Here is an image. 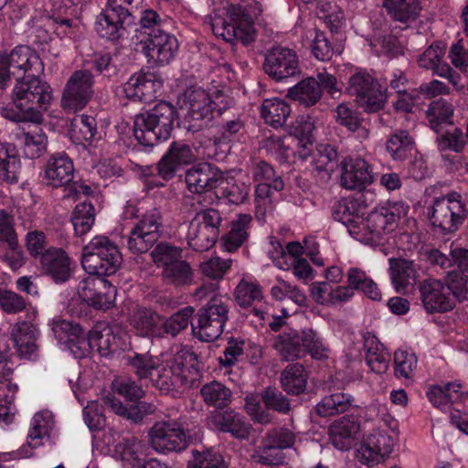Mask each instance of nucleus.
<instances>
[{
  "mask_svg": "<svg viewBox=\"0 0 468 468\" xmlns=\"http://www.w3.org/2000/svg\"><path fill=\"white\" fill-rule=\"evenodd\" d=\"M138 48L152 66L170 64L177 55L179 43L175 35L152 28L138 43Z\"/></svg>",
  "mask_w": 468,
  "mask_h": 468,
  "instance_id": "12",
  "label": "nucleus"
},
{
  "mask_svg": "<svg viewBox=\"0 0 468 468\" xmlns=\"http://www.w3.org/2000/svg\"><path fill=\"white\" fill-rule=\"evenodd\" d=\"M74 165L72 160L64 153L52 154L45 167L47 183L54 187L68 185L74 177Z\"/></svg>",
  "mask_w": 468,
  "mask_h": 468,
  "instance_id": "31",
  "label": "nucleus"
},
{
  "mask_svg": "<svg viewBox=\"0 0 468 468\" xmlns=\"http://www.w3.org/2000/svg\"><path fill=\"white\" fill-rule=\"evenodd\" d=\"M450 256L452 257L457 271L448 272L446 281L466 294L468 291V250L460 247L452 248Z\"/></svg>",
  "mask_w": 468,
  "mask_h": 468,
  "instance_id": "44",
  "label": "nucleus"
},
{
  "mask_svg": "<svg viewBox=\"0 0 468 468\" xmlns=\"http://www.w3.org/2000/svg\"><path fill=\"white\" fill-rule=\"evenodd\" d=\"M229 307L222 297H213L198 311L197 324L192 325L194 335L202 342H213L223 333Z\"/></svg>",
  "mask_w": 468,
  "mask_h": 468,
  "instance_id": "11",
  "label": "nucleus"
},
{
  "mask_svg": "<svg viewBox=\"0 0 468 468\" xmlns=\"http://www.w3.org/2000/svg\"><path fill=\"white\" fill-rule=\"evenodd\" d=\"M121 263L122 255L118 247L106 236H95L83 247L81 265L90 275H112Z\"/></svg>",
  "mask_w": 468,
  "mask_h": 468,
  "instance_id": "8",
  "label": "nucleus"
},
{
  "mask_svg": "<svg viewBox=\"0 0 468 468\" xmlns=\"http://www.w3.org/2000/svg\"><path fill=\"white\" fill-rule=\"evenodd\" d=\"M455 408L451 412V421L461 431L468 435V391L461 389L455 393Z\"/></svg>",
  "mask_w": 468,
  "mask_h": 468,
  "instance_id": "64",
  "label": "nucleus"
},
{
  "mask_svg": "<svg viewBox=\"0 0 468 468\" xmlns=\"http://www.w3.org/2000/svg\"><path fill=\"white\" fill-rule=\"evenodd\" d=\"M468 206L458 192L435 197L427 207V217L433 228L442 233H452L463 223Z\"/></svg>",
  "mask_w": 468,
  "mask_h": 468,
  "instance_id": "9",
  "label": "nucleus"
},
{
  "mask_svg": "<svg viewBox=\"0 0 468 468\" xmlns=\"http://www.w3.org/2000/svg\"><path fill=\"white\" fill-rule=\"evenodd\" d=\"M287 97L306 107H310L321 99L322 89L318 81L314 78L310 77L289 88Z\"/></svg>",
  "mask_w": 468,
  "mask_h": 468,
  "instance_id": "42",
  "label": "nucleus"
},
{
  "mask_svg": "<svg viewBox=\"0 0 468 468\" xmlns=\"http://www.w3.org/2000/svg\"><path fill=\"white\" fill-rule=\"evenodd\" d=\"M20 160L16 148L9 144L0 143V179L14 183L18 179Z\"/></svg>",
  "mask_w": 468,
  "mask_h": 468,
  "instance_id": "46",
  "label": "nucleus"
},
{
  "mask_svg": "<svg viewBox=\"0 0 468 468\" xmlns=\"http://www.w3.org/2000/svg\"><path fill=\"white\" fill-rule=\"evenodd\" d=\"M188 468H229L222 454L214 449L194 451Z\"/></svg>",
  "mask_w": 468,
  "mask_h": 468,
  "instance_id": "63",
  "label": "nucleus"
},
{
  "mask_svg": "<svg viewBox=\"0 0 468 468\" xmlns=\"http://www.w3.org/2000/svg\"><path fill=\"white\" fill-rule=\"evenodd\" d=\"M252 218L249 214H239L231 223L230 230L223 235L220 246L224 251H236L248 239Z\"/></svg>",
  "mask_w": 468,
  "mask_h": 468,
  "instance_id": "40",
  "label": "nucleus"
},
{
  "mask_svg": "<svg viewBox=\"0 0 468 468\" xmlns=\"http://www.w3.org/2000/svg\"><path fill=\"white\" fill-rule=\"evenodd\" d=\"M274 348L284 360H294L303 353L302 335L290 330L278 335L274 343Z\"/></svg>",
  "mask_w": 468,
  "mask_h": 468,
  "instance_id": "48",
  "label": "nucleus"
},
{
  "mask_svg": "<svg viewBox=\"0 0 468 468\" xmlns=\"http://www.w3.org/2000/svg\"><path fill=\"white\" fill-rule=\"evenodd\" d=\"M359 431V424L352 418L343 417L335 421L329 430L330 439L335 448L348 450L352 440Z\"/></svg>",
  "mask_w": 468,
  "mask_h": 468,
  "instance_id": "41",
  "label": "nucleus"
},
{
  "mask_svg": "<svg viewBox=\"0 0 468 468\" xmlns=\"http://www.w3.org/2000/svg\"><path fill=\"white\" fill-rule=\"evenodd\" d=\"M195 161L196 154L189 145L180 142H174L158 163V174L162 178L169 180L175 176L176 171L182 166Z\"/></svg>",
  "mask_w": 468,
  "mask_h": 468,
  "instance_id": "29",
  "label": "nucleus"
},
{
  "mask_svg": "<svg viewBox=\"0 0 468 468\" xmlns=\"http://www.w3.org/2000/svg\"><path fill=\"white\" fill-rule=\"evenodd\" d=\"M93 76L87 70H77L69 79L61 104L68 111L77 112L85 107L93 95Z\"/></svg>",
  "mask_w": 468,
  "mask_h": 468,
  "instance_id": "20",
  "label": "nucleus"
},
{
  "mask_svg": "<svg viewBox=\"0 0 468 468\" xmlns=\"http://www.w3.org/2000/svg\"><path fill=\"white\" fill-rule=\"evenodd\" d=\"M55 420L53 413L48 410L34 414L27 437V443L20 447L19 456L28 458L33 455V450L48 441L54 433Z\"/></svg>",
  "mask_w": 468,
  "mask_h": 468,
  "instance_id": "22",
  "label": "nucleus"
},
{
  "mask_svg": "<svg viewBox=\"0 0 468 468\" xmlns=\"http://www.w3.org/2000/svg\"><path fill=\"white\" fill-rule=\"evenodd\" d=\"M420 299L425 311L429 314L444 313L453 309L455 298L465 297L451 282L441 280L427 279L419 286Z\"/></svg>",
  "mask_w": 468,
  "mask_h": 468,
  "instance_id": "13",
  "label": "nucleus"
},
{
  "mask_svg": "<svg viewBox=\"0 0 468 468\" xmlns=\"http://www.w3.org/2000/svg\"><path fill=\"white\" fill-rule=\"evenodd\" d=\"M225 182L221 171L208 163L194 165L186 173V183L191 193L204 194Z\"/></svg>",
  "mask_w": 468,
  "mask_h": 468,
  "instance_id": "28",
  "label": "nucleus"
},
{
  "mask_svg": "<svg viewBox=\"0 0 468 468\" xmlns=\"http://www.w3.org/2000/svg\"><path fill=\"white\" fill-rule=\"evenodd\" d=\"M52 101L50 86L37 75L18 79L13 89L12 101L2 109V115L16 122L39 123L40 110H47Z\"/></svg>",
  "mask_w": 468,
  "mask_h": 468,
  "instance_id": "2",
  "label": "nucleus"
},
{
  "mask_svg": "<svg viewBox=\"0 0 468 468\" xmlns=\"http://www.w3.org/2000/svg\"><path fill=\"white\" fill-rule=\"evenodd\" d=\"M354 399L346 393H335L325 396L316 405V411L321 417H328L345 412L352 405Z\"/></svg>",
  "mask_w": 468,
  "mask_h": 468,
  "instance_id": "54",
  "label": "nucleus"
},
{
  "mask_svg": "<svg viewBox=\"0 0 468 468\" xmlns=\"http://www.w3.org/2000/svg\"><path fill=\"white\" fill-rule=\"evenodd\" d=\"M95 209L91 203L78 204L71 216V223L77 236L86 235L94 225Z\"/></svg>",
  "mask_w": 468,
  "mask_h": 468,
  "instance_id": "56",
  "label": "nucleus"
},
{
  "mask_svg": "<svg viewBox=\"0 0 468 468\" xmlns=\"http://www.w3.org/2000/svg\"><path fill=\"white\" fill-rule=\"evenodd\" d=\"M264 70L276 80L293 77L300 73L298 56L292 49L275 47L265 57Z\"/></svg>",
  "mask_w": 468,
  "mask_h": 468,
  "instance_id": "23",
  "label": "nucleus"
},
{
  "mask_svg": "<svg viewBox=\"0 0 468 468\" xmlns=\"http://www.w3.org/2000/svg\"><path fill=\"white\" fill-rule=\"evenodd\" d=\"M200 395L206 405L221 409L232 400V392L218 381H211L202 386Z\"/></svg>",
  "mask_w": 468,
  "mask_h": 468,
  "instance_id": "50",
  "label": "nucleus"
},
{
  "mask_svg": "<svg viewBox=\"0 0 468 468\" xmlns=\"http://www.w3.org/2000/svg\"><path fill=\"white\" fill-rule=\"evenodd\" d=\"M443 56L444 49L440 45H431L420 56L419 66L431 69L438 76H445L450 71V66L442 61Z\"/></svg>",
  "mask_w": 468,
  "mask_h": 468,
  "instance_id": "53",
  "label": "nucleus"
},
{
  "mask_svg": "<svg viewBox=\"0 0 468 468\" xmlns=\"http://www.w3.org/2000/svg\"><path fill=\"white\" fill-rule=\"evenodd\" d=\"M268 254L274 265L279 269L286 271L292 267L293 274L297 278L301 280L311 279L312 269L309 263L303 259L289 258L279 242H271V249L268 250Z\"/></svg>",
  "mask_w": 468,
  "mask_h": 468,
  "instance_id": "36",
  "label": "nucleus"
},
{
  "mask_svg": "<svg viewBox=\"0 0 468 468\" xmlns=\"http://www.w3.org/2000/svg\"><path fill=\"white\" fill-rule=\"evenodd\" d=\"M11 336L20 357L34 359L37 356L38 330L35 325L27 322L17 323L12 329Z\"/></svg>",
  "mask_w": 468,
  "mask_h": 468,
  "instance_id": "32",
  "label": "nucleus"
},
{
  "mask_svg": "<svg viewBox=\"0 0 468 468\" xmlns=\"http://www.w3.org/2000/svg\"><path fill=\"white\" fill-rule=\"evenodd\" d=\"M14 365L9 359L8 349L0 346V396L5 403L11 404L16 399L18 385L12 381Z\"/></svg>",
  "mask_w": 468,
  "mask_h": 468,
  "instance_id": "43",
  "label": "nucleus"
},
{
  "mask_svg": "<svg viewBox=\"0 0 468 468\" xmlns=\"http://www.w3.org/2000/svg\"><path fill=\"white\" fill-rule=\"evenodd\" d=\"M43 271L57 283L65 282L70 275V261L67 253L61 249L47 250L41 257Z\"/></svg>",
  "mask_w": 468,
  "mask_h": 468,
  "instance_id": "34",
  "label": "nucleus"
},
{
  "mask_svg": "<svg viewBox=\"0 0 468 468\" xmlns=\"http://www.w3.org/2000/svg\"><path fill=\"white\" fill-rule=\"evenodd\" d=\"M86 346L88 355L96 352L101 356H108L126 347V334L118 325L99 323L86 336Z\"/></svg>",
  "mask_w": 468,
  "mask_h": 468,
  "instance_id": "17",
  "label": "nucleus"
},
{
  "mask_svg": "<svg viewBox=\"0 0 468 468\" xmlns=\"http://www.w3.org/2000/svg\"><path fill=\"white\" fill-rule=\"evenodd\" d=\"M461 388L459 382H449L444 387L435 385L428 388L427 397L434 407L446 410L454 404L455 393Z\"/></svg>",
  "mask_w": 468,
  "mask_h": 468,
  "instance_id": "52",
  "label": "nucleus"
},
{
  "mask_svg": "<svg viewBox=\"0 0 468 468\" xmlns=\"http://www.w3.org/2000/svg\"><path fill=\"white\" fill-rule=\"evenodd\" d=\"M160 362L161 356H153L148 353L135 354L130 359V364L133 367L135 374L140 378H149L154 384L157 370L160 367Z\"/></svg>",
  "mask_w": 468,
  "mask_h": 468,
  "instance_id": "58",
  "label": "nucleus"
},
{
  "mask_svg": "<svg viewBox=\"0 0 468 468\" xmlns=\"http://www.w3.org/2000/svg\"><path fill=\"white\" fill-rule=\"evenodd\" d=\"M310 291L313 300L325 306L342 304L354 296L352 288L346 285L334 287L327 282L313 283Z\"/></svg>",
  "mask_w": 468,
  "mask_h": 468,
  "instance_id": "35",
  "label": "nucleus"
},
{
  "mask_svg": "<svg viewBox=\"0 0 468 468\" xmlns=\"http://www.w3.org/2000/svg\"><path fill=\"white\" fill-rule=\"evenodd\" d=\"M347 90L367 112L378 111L386 101L383 87L366 70L360 69L350 77Z\"/></svg>",
  "mask_w": 468,
  "mask_h": 468,
  "instance_id": "16",
  "label": "nucleus"
},
{
  "mask_svg": "<svg viewBox=\"0 0 468 468\" xmlns=\"http://www.w3.org/2000/svg\"><path fill=\"white\" fill-rule=\"evenodd\" d=\"M333 218L345 225L349 234L356 239H361V221L363 219L360 207L354 199L344 198L335 203Z\"/></svg>",
  "mask_w": 468,
  "mask_h": 468,
  "instance_id": "30",
  "label": "nucleus"
},
{
  "mask_svg": "<svg viewBox=\"0 0 468 468\" xmlns=\"http://www.w3.org/2000/svg\"><path fill=\"white\" fill-rule=\"evenodd\" d=\"M178 115L188 131L197 132L207 126L229 107V100L221 91H210L191 85L177 99Z\"/></svg>",
  "mask_w": 468,
  "mask_h": 468,
  "instance_id": "3",
  "label": "nucleus"
},
{
  "mask_svg": "<svg viewBox=\"0 0 468 468\" xmlns=\"http://www.w3.org/2000/svg\"><path fill=\"white\" fill-rule=\"evenodd\" d=\"M69 133L79 144L90 142L97 133L95 118L87 114L76 115L71 121Z\"/></svg>",
  "mask_w": 468,
  "mask_h": 468,
  "instance_id": "57",
  "label": "nucleus"
},
{
  "mask_svg": "<svg viewBox=\"0 0 468 468\" xmlns=\"http://www.w3.org/2000/svg\"><path fill=\"white\" fill-rule=\"evenodd\" d=\"M21 140L23 142L24 154L30 159L39 157L46 151L48 138L38 127H36L34 131L23 133Z\"/></svg>",
  "mask_w": 468,
  "mask_h": 468,
  "instance_id": "60",
  "label": "nucleus"
},
{
  "mask_svg": "<svg viewBox=\"0 0 468 468\" xmlns=\"http://www.w3.org/2000/svg\"><path fill=\"white\" fill-rule=\"evenodd\" d=\"M408 212L400 202L376 207L361 221L362 237L360 241H377L386 234L394 231L399 219Z\"/></svg>",
  "mask_w": 468,
  "mask_h": 468,
  "instance_id": "10",
  "label": "nucleus"
},
{
  "mask_svg": "<svg viewBox=\"0 0 468 468\" xmlns=\"http://www.w3.org/2000/svg\"><path fill=\"white\" fill-rule=\"evenodd\" d=\"M175 113L170 103L160 101L149 111L137 114L133 122L136 140L144 146L166 141L171 136Z\"/></svg>",
  "mask_w": 468,
  "mask_h": 468,
  "instance_id": "5",
  "label": "nucleus"
},
{
  "mask_svg": "<svg viewBox=\"0 0 468 468\" xmlns=\"http://www.w3.org/2000/svg\"><path fill=\"white\" fill-rule=\"evenodd\" d=\"M342 186L346 189H364L374 181V174L368 163L359 156H348L341 162Z\"/></svg>",
  "mask_w": 468,
  "mask_h": 468,
  "instance_id": "26",
  "label": "nucleus"
},
{
  "mask_svg": "<svg viewBox=\"0 0 468 468\" xmlns=\"http://www.w3.org/2000/svg\"><path fill=\"white\" fill-rule=\"evenodd\" d=\"M364 348L366 362L370 371L378 375L385 374L388 369L390 360V356L385 346L375 335L367 334L364 335Z\"/></svg>",
  "mask_w": 468,
  "mask_h": 468,
  "instance_id": "39",
  "label": "nucleus"
},
{
  "mask_svg": "<svg viewBox=\"0 0 468 468\" xmlns=\"http://www.w3.org/2000/svg\"><path fill=\"white\" fill-rule=\"evenodd\" d=\"M128 16L106 5L96 17L95 30L97 34L109 40L118 39L123 27V22Z\"/></svg>",
  "mask_w": 468,
  "mask_h": 468,
  "instance_id": "37",
  "label": "nucleus"
},
{
  "mask_svg": "<svg viewBox=\"0 0 468 468\" xmlns=\"http://www.w3.org/2000/svg\"><path fill=\"white\" fill-rule=\"evenodd\" d=\"M211 28L214 35L227 42L234 40L249 44L256 37L254 21L247 5L230 4L226 16L214 15L211 18Z\"/></svg>",
  "mask_w": 468,
  "mask_h": 468,
  "instance_id": "6",
  "label": "nucleus"
},
{
  "mask_svg": "<svg viewBox=\"0 0 468 468\" xmlns=\"http://www.w3.org/2000/svg\"><path fill=\"white\" fill-rule=\"evenodd\" d=\"M390 278L392 284L398 292H406L410 288H413L418 271L412 261L405 259H390Z\"/></svg>",
  "mask_w": 468,
  "mask_h": 468,
  "instance_id": "38",
  "label": "nucleus"
},
{
  "mask_svg": "<svg viewBox=\"0 0 468 468\" xmlns=\"http://www.w3.org/2000/svg\"><path fill=\"white\" fill-rule=\"evenodd\" d=\"M383 5L394 20L403 23L415 20L421 10L419 0H384Z\"/></svg>",
  "mask_w": 468,
  "mask_h": 468,
  "instance_id": "47",
  "label": "nucleus"
},
{
  "mask_svg": "<svg viewBox=\"0 0 468 468\" xmlns=\"http://www.w3.org/2000/svg\"><path fill=\"white\" fill-rule=\"evenodd\" d=\"M294 443V434L287 429L270 431L258 448L252 458L255 462L276 464L282 461L280 452L282 449L291 448Z\"/></svg>",
  "mask_w": 468,
  "mask_h": 468,
  "instance_id": "24",
  "label": "nucleus"
},
{
  "mask_svg": "<svg viewBox=\"0 0 468 468\" xmlns=\"http://www.w3.org/2000/svg\"><path fill=\"white\" fill-rule=\"evenodd\" d=\"M163 88V80L152 71L140 70L123 84V92L130 100L151 101Z\"/></svg>",
  "mask_w": 468,
  "mask_h": 468,
  "instance_id": "25",
  "label": "nucleus"
},
{
  "mask_svg": "<svg viewBox=\"0 0 468 468\" xmlns=\"http://www.w3.org/2000/svg\"><path fill=\"white\" fill-rule=\"evenodd\" d=\"M290 105L279 98L265 99L261 106V116L266 123L278 128L282 127L291 114Z\"/></svg>",
  "mask_w": 468,
  "mask_h": 468,
  "instance_id": "45",
  "label": "nucleus"
},
{
  "mask_svg": "<svg viewBox=\"0 0 468 468\" xmlns=\"http://www.w3.org/2000/svg\"><path fill=\"white\" fill-rule=\"evenodd\" d=\"M282 388L292 395L303 392L307 384V374L300 364L288 365L281 375Z\"/></svg>",
  "mask_w": 468,
  "mask_h": 468,
  "instance_id": "49",
  "label": "nucleus"
},
{
  "mask_svg": "<svg viewBox=\"0 0 468 468\" xmlns=\"http://www.w3.org/2000/svg\"><path fill=\"white\" fill-rule=\"evenodd\" d=\"M130 322L137 334L142 336H164V328H162L163 318L151 309L140 306L135 307L131 314Z\"/></svg>",
  "mask_w": 468,
  "mask_h": 468,
  "instance_id": "33",
  "label": "nucleus"
},
{
  "mask_svg": "<svg viewBox=\"0 0 468 468\" xmlns=\"http://www.w3.org/2000/svg\"><path fill=\"white\" fill-rule=\"evenodd\" d=\"M141 207L136 201H129L124 207L126 218H138L130 231L127 245L133 253L148 251L159 239L161 215L156 208L147 210L139 216Z\"/></svg>",
  "mask_w": 468,
  "mask_h": 468,
  "instance_id": "7",
  "label": "nucleus"
},
{
  "mask_svg": "<svg viewBox=\"0 0 468 468\" xmlns=\"http://www.w3.org/2000/svg\"><path fill=\"white\" fill-rule=\"evenodd\" d=\"M148 443L159 453L181 452L189 443V436L176 421H158L148 431Z\"/></svg>",
  "mask_w": 468,
  "mask_h": 468,
  "instance_id": "15",
  "label": "nucleus"
},
{
  "mask_svg": "<svg viewBox=\"0 0 468 468\" xmlns=\"http://www.w3.org/2000/svg\"><path fill=\"white\" fill-rule=\"evenodd\" d=\"M77 292L81 301L96 309H109L115 301L116 289L103 276L90 275L80 282Z\"/></svg>",
  "mask_w": 468,
  "mask_h": 468,
  "instance_id": "19",
  "label": "nucleus"
},
{
  "mask_svg": "<svg viewBox=\"0 0 468 468\" xmlns=\"http://www.w3.org/2000/svg\"><path fill=\"white\" fill-rule=\"evenodd\" d=\"M218 236L206 227L200 225L197 220L192 219L188 225L186 240L188 245L195 250L204 251L210 249L218 239Z\"/></svg>",
  "mask_w": 468,
  "mask_h": 468,
  "instance_id": "51",
  "label": "nucleus"
},
{
  "mask_svg": "<svg viewBox=\"0 0 468 468\" xmlns=\"http://www.w3.org/2000/svg\"><path fill=\"white\" fill-rule=\"evenodd\" d=\"M195 360V355L185 349L162 353L154 386L162 392L189 386L197 376Z\"/></svg>",
  "mask_w": 468,
  "mask_h": 468,
  "instance_id": "4",
  "label": "nucleus"
},
{
  "mask_svg": "<svg viewBox=\"0 0 468 468\" xmlns=\"http://www.w3.org/2000/svg\"><path fill=\"white\" fill-rule=\"evenodd\" d=\"M43 70L38 54L28 46H17L10 53L0 56V85H4L11 75H38Z\"/></svg>",
  "mask_w": 468,
  "mask_h": 468,
  "instance_id": "14",
  "label": "nucleus"
},
{
  "mask_svg": "<svg viewBox=\"0 0 468 468\" xmlns=\"http://www.w3.org/2000/svg\"><path fill=\"white\" fill-rule=\"evenodd\" d=\"M368 420L378 426L367 431L356 450V459L367 465L383 462L393 451L399 435V422L385 404L372 403L367 410Z\"/></svg>",
  "mask_w": 468,
  "mask_h": 468,
  "instance_id": "1",
  "label": "nucleus"
},
{
  "mask_svg": "<svg viewBox=\"0 0 468 468\" xmlns=\"http://www.w3.org/2000/svg\"><path fill=\"white\" fill-rule=\"evenodd\" d=\"M49 326L61 348L68 349L76 358L88 356L86 336L79 324L54 318L49 322Z\"/></svg>",
  "mask_w": 468,
  "mask_h": 468,
  "instance_id": "21",
  "label": "nucleus"
},
{
  "mask_svg": "<svg viewBox=\"0 0 468 468\" xmlns=\"http://www.w3.org/2000/svg\"><path fill=\"white\" fill-rule=\"evenodd\" d=\"M314 124L305 117L298 119L292 127V136L296 141V144L303 149L298 151L301 158H304L309 154L311 146L313 144V133Z\"/></svg>",
  "mask_w": 468,
  "mask_h": 468,
  "instance_id": "59",
  "label": "nucleus"
},
{
  "mask_svg": "<svg viewBox=\"0 0 468 468\" xmlns=\"http://www.w3.org/2000/svg\"><path fill=\"white\" fill-rule=\"evenodd\" d=\"M234 294L235 300L242 307H247L262 299L260 285L251 278L241 279L235 289Z\"/></svg>",
  "mask_w": 468,
  "mask_h": 468,
  "instance_id": "61",
  "label": "nucleus"
},
{
  "mask_svg": "<svg viewBox=\"0 0 468 468\" xmlns=\"http://www.w3.org/2000/svg\"><path fill=\"white\" fill-rule=\"evenodd\" d=\"M271 183H260L255 189V216L259 221L265 222L274 208Z\"/></svg>",
  "mask_w": 468,
  "mask_h": 468,
  "instance_id": "55",
  "label": "nucleus"
},
{
  "mask_svg": "<svg viewBox=\"0 0 468 468\" xmlns=\"http://www.w3.org/2000/svg\"><path fill=\"white\" fill-rule=\"evenodd\" d=\"M207 426L213 431L230 433L237 439L250 436V425L244 417L233 410L210 411L207 417Z\"/></svg>",
  "mask_w": 468,
  "mask_h": 468,
  "instance_id": "27",
  "label": "nucleus"
},
{
  "mask_svg": "<svg viewBox=\"0 0 468 468\" xmlns=\"http://www.w3.org/2000/svg\"><path fill=\"white\" fill-rule=\"evenodd\" d=\"M413 149V142L408 132L400 131L389 137L386 150L393 160L404 159Z\"/></svg>",
  "mask_w": 468,
  "mask_h": 468,
  "instance_id": "62",
  "label": "nucleus"
},
{
  "mask_svg": "<svg viewBox=\"0 0 468 468\" xmlns=\"http://www.w3.org/2000/svg\"><path fill=\"white\" fill-rule=\"evenodd\" d=\"M102 441L108 452L125 468H140L141 444L134 437H124L117 431L108 429L103 433Z\"/></svg>",
  "mask_w": 468,
  "mask_h": 468,
  "instance_id": "18",
  "label": "nucleus"
}]
</instances>
